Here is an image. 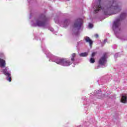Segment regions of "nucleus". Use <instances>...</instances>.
<instances>
[{
  "label": "nucleus",
  "instance_id": "obj_3",
  "mask_svg": "<svg viewBox=\"0 0 127 127\" xmlns=\"http://www.w3.org/2000/svg\"><path fill=\"white\" fill-rule=\"evenodd\" d=\"M127 17V13H122L120 16L119 19H117L116 21H114L113 23V27L114 28H118L121 25V20H123V19H125Z\"/></svg>",
  "mask_w": 127,
  "mask_h": 127
},
{
  "label": "nucleus",
  "instance_id": "obj_2",
  "mask_svg": "<svg viewBox=\"0 0 127 127\" xmlns=\"http://www.w3.org/2000/svg\"><path fill=\"white\" fill-rule=\"evenodd\" d=\"M108 12H111V11H114L113 13L116 14L121 11V8L119 7L118 3L116 0H112L108 4V8L106 10Z\"/></svg>",
  "mask_w": 127,
  "mask_h": 127
},
{
  "label": "nucleus",
  "instance_id": "obj_15",
  "mask_svg": "<svg viewBox=\"0 0 127 127\" xmlns=\"http://www.w3.org/2000/svg\"><path fill=\"white\" fill-rule=\"evenodd\" d=\"M96 54H97V52L92 53V54H91V58H94V57H95V56H96Z\"/></svg>",
  "mask_w": 127,
  "mask_h": 127
},
{
  "label": "nucleus",
  "instance_id": "obj_21",
  "mask_svg": "<svg viewBox=\"0 0 127 127\" xmlns=\"http://www.w3.org/2000/svg\"><path fill=\"white\" fill-rule=\"evenodd\" d=\"M107 42V39L104 40V43H106Z\"/></svg>",
  "mask_w": 127,
  "mask_h": 127
},
{
  "label": "nucleus",
  "instance_id": "obj_4",
  "mask_svg": "<svg viewBox=\"0 0 127 127\" xmlns=\"http://www.w3.org/2000/svg\"><path fill=\"white\" fill-rule=\"evenodd\" d=\"M36 24L37 26H44L46 24V17H45V15H42L40 16L36 20Z\"/></svg>",
  "mask_w": 127,
  "mask_h": 127
},
{
  "label": "nucleus",
  "instance_id": "obj_19",
  "mask_svg": "<svg viewBox=\"0 0 127 127\" xmlns=\"http://www.w3.org/2000/svg\"><path fill=\"white\" fill-rule=\"evenodd\" d=\"M95 38H98V37H99V35H98V34H95Z\"/></svg>",
  "mask_w": 127,
  "mask_h": 127
},
{
  "label": "nucleus",
  "instance_id": "obj_12",
  "mask_svg": "<svg viewBox=\"0 0 127 127\" xmlns=\"http://www.w3.org/2000/svg\"><path fill=\"white\" fill-rule=\"evenodd\" d=\"M69 23L70 21H69V19H65L64 22V27H67V26L69 25Z\"/></svg>",
  "mask_w": 127,
  "mask_h": 127
},
{
  "label": "nucleus",
  "instance_id": "obj_6",
  "mask_svg": "<svg viewBox=\"0 0 127 127\" xmlns=\"http://www.w3.org/2000/svg\"><path fill=\"white\" fill-rule=\"evenodd\" d=\"M82 24H83V20L82 19H77L74 23V27L77 28V29H80Z\"/></svg>",
  "mask_w": 127,
  "mask_h": 127
},
{
  "label": "nucleus",
  "instance_id": "obj_11",
  "mask_svg": "<svg viewBox=\"0 0 127 127\" xmlns=\"http://www.w3.org/2000/svg\"><path fill=\"white\" fill-rule=\"evenodd\" d=\"M2 72L4 75H5V76H9L10 73H9L8 71H7V68L6 67L4 69H3Z\"/></svg>",
  "mask_w": 127,
  "mask_h": 127
},
{
  "label": "nucleus",
  "instance_id": "obj_5",
  "mask_svg": "<svg viewBox=\"0 0 127 127\" xmlns=\"http://www.w3.org/2000/svg\"><path fill=\"white\" fill-rule=\"evenodd\" d=\"M108 58V54L107 53H104L103 55L101 58L99 59L98 61L99 65L101 66H104L107 63V59Z\"/></svg>",
  "mask_w": 127,
  "mask_h": 127
},
{
  "label": "nucleus",
  "instance_id": "obj_17",
  "mask_svg": "<svg viewBox=\"0 0 127 127\" xmlns=\"http://www.w3.org/2000/svg\"><path fill=\"white\" fill-rule=\"evenodd\" d=\"M104 14H105L106 15H110V14L108 13V12H107V11H106V10L104 11Z\"/></svg>",
  "mask_w": 127,
  "mask_h": 127
},
{
  "label": "nucleus",
  "instance_id": "obj_20",
  "mask_svg": "<svg viewBox=\"0 0 127 127\" xmlns=\"http://www.w3.org/2000/svg\"><path fill=\"white\" fill-rule=\"evenodd\" d=\"M3 54H0V57H3Z\"/></svg>",
  "mask_w": 127,
  "mask_h": 127
},
{
  "label": "nucleus",
  "instance_id": "obj_13",
  "mask_svg": "<svg viewBox=\"0 0 127 127\" xmlns=\"http://www.w3.org/2000/svg\"><path fill=\"white\" fill-rule=\"evenodd\" d=\"M88 55V53H82L79 54L80 57H86Z\"/></svg>",
  "mask_w": 127,
  "mask_h": 127
},
{
  "label": "nucleus",
  "instance_id": "obj_14",
  "mask_svg": "<svg viewBox=\"0 0 127 127\" xmlns=\"http://www.w3.org/2000/svg\"><path fill=\"white\" fill-rule=\"evenodd\" d=\"M7 80L9 82H11V75L10 74L9 76H7Z\"/></svg>",
  "mask_w": 127,
  "mask_h": 127
},
{
  "label": "nucleus",
  "instance_id": "obj_9",
  "mask_svg": "<svg viewBox=\"0 0 127 127\" xmlns=\"http://www.w3.org/2000/svg\"><path fill=\"white\" fill-rule=\"evenodd\" d=\"M127 101V95H122L121 98V103H123V104H126Z\"/></svg>",
  "mask_w": 127,
  "mask_h": 127
},
{
  "label": "nucleus",
  "instance_id": "obj_1",
  "mask_svg": "<svg viewBox=\"0 0 127 127\" xmlns=\"http://www.w3.org/2000/svg\"><path fill=\"white\" fill-rule=\"evenodd\" d=\"M76 57V53H73L71 54V61L67 60L66 58H62L58 60L56 63L59 64V65H62V66H70L72 63L75 62V58Z\"/></svg>",
  "mask_w": 127,
  "mask_h": 127
},
{
  "label": "nucleus",
  "instance_id": "obj_7",
  "mask_svg": "<svg viewBox=\"0 0 127 127\" xmlns=\"http://www.w3.org/2000/svg\"><path fill=\"white\" fill-rule=\"evenodd\" d=\"M85 40L86 42L89 44L90 47H92V46H93V41H92V40H91V39H90V37H86L85 38Z\"/></svg>",
  "mask_w": 127,
  "mask_h": 127
},
{
  "label": "nucleus",
  "instance_id": "obj_10",
  "mask_svg": "<svg viewBox=\"0 0 127 127\" xmlns=\"http://www.w3.org/2000/svg\"><path fill=\"white\" fill-rule=\"evenodd\" d=\"M5 61L0 58V66L1 67H5Z\"/></svg>",
  "mask_w": 127,
  "mask_h": 127
},
{
  "label": "nucleus",
  "instance_id": "obj_18",
  "mask_svg": "<svg viewBox=\"0 0 127 127\" xmlns=\"http://www.w3.org/2000/svg\"><path fill=\"white\" fill-rule=\"evenodd\" d=\"M89 26L90 28H92L93 27V24L90 23Z\"/></svg>",
  "mask_w": 127,
  "mask_h": 127
},
{
  "label": "nucleus",
  "instance_id": "obj_16",
  "mask_svg": "<svg viewBox=\"0 0 127 127\" xmlns=\"http://www.w3.org/2000/svg\"><path fill=\"white\" fill-rule=\"evenodd\" d=\"M94 62H95V59H94V58H91L90 59V63L94 64Z\"/></svg>",
  "mask_w": 127,
  "mask_h": 127
},
{
  "label": "nucleus",
  "instance_id": "obj_8",
  "mask_svg": "<svg viewBox=\"0 0 127 127\" xmlns=\"http://www.w3.org/2000/svg\"><path fill=\"white\" fill-rule=\"evenodd\" d=\"M101 0H98L99 4H97L95 6V11H99V10H101V9H102V6L101 5Z\"/></svg>",
  "mask_w": 127,
  "mask_h": 127
}]
</instances>
